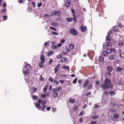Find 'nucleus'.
<instances>
[{
    "label": "nucleus",
    "instance_id": "c03bdc74",
    "mask_svg": "<svg viewBox=\"0 0 124 124\" xmlns=\"http://www.w3.org/2000/svg\"><path fill=\"white\" fill-rule=\"evenodd\" d=\"M42 100L40 99H39L38 100V102L39 103H41L42 102Z\"/></svg>",
    "mask_w": 124,
    "mask_h": 124
},
{
    "label": "nucleus",
    "instance_id": "4c0bfd02",
    "mask_svg": "<svg viewBox=\"0 0 124 124\" xmlns=\"http://www.w3.org/2000/svg\"><path fill=\"white\" fill-rule=\"evenodd\" d=\"M46 105H43L42 106V109H41V111H43L44 110V109H45V108H46Z\"/></svg>",
    "mask_w": 124,
    "mask_h": 124
},
{
    "label": "nucleus",
    "instance_id": "0e129e2a",
    "mask_svg": "<svg viewBox=\"0 0 124 124\" xmlns=\"http://www.w3.org/2000/svg\"><path fill=\"white\" fill-rule=\"evenodd\" d=\"M122 83V81L121 80L119 81L118 83V85H121Z\"/></svg>",
    "mask_w": 124,
    "mask_h": 124
},
{
    "label": "nucleus",
    "instance_id": "39448f33",
    "mask_svg": "<svg viewBox=\"0 0 124 124\" xmlns=\"http://www.w3.org/2000/svg\"><path fill=\"white\" fill-rule=\"evenodd\" d=\"M81 30L82 32H85L87 29V28L86 26H85L81 25L80 26Z\"/></svg>",
    "mask_w": 124,
    "mask_h": 124
},
{
    "label": "nucleus",
    "instance_id": "f8f14e48",
    "mask_svg": "<svg viewBox=\"0 0 124 124\" xmlns=\"http://www.w3.org/2000/svg\"><path fill=\"white\" fill-rule=\"evenodd\" d=\"M75 45L73 44H69V48L71 49H72L74 47Z\"/></svg>",
    "mask_w": 124,
    "mask_h": 124
},
{
    "label": "nucleus",
    "instance_id": "bf43d9fd",
    "mask_svg": "<svg viewBox=\"0 0 124 124\" xmlns=\"http://www.w3.org/2000/svg\"><path fill=\"white\" fill-rule=\"evenodd\" d=\"M117 104V103L116 102H113L112 103V105L113 107H114L116 106V104Z\"/></svg>",
    "mask_w": 124,
    "mask_h": 124
},
{
    "label": "nucleus",
    "instance_id": "473e14b6",
    "mask_svg": "<svg viewBox=\"0 0 124 124\" xmlns=\"http://www.w3.org/2000/svg\"><path fill=\"white\" fill-rule=\"evenodd\" d=\"M57 14V11H55V12H52V13H51V16H53L54 15H55L56 14Z\"/></svg>",
    "mask_w": 124,
    "mask_h": 124
},
{
    "label": "nucleus",
    "instance_id": "393cba45",
    "mask_svg": "<svg viewBox=\"0 0 124 124\" xmlns=\"http://www.w3.org/2000/svg\"><path fill=\"white\" fill-rule=\"evenodd\" d=\"M115 57V56L113 55H109L108 57L109 59L111 60H112L114 59Z\"/></svg>",
    "mask_w": 124,
    "mask_h": 124
},
{
    "label": "nucleus",
    "instance_id": "72a5a7b5",
    "mask_svg": "<svg viewBox=\"0 0 124 124\" xmlns=\"http://www.w3.org/2000/svg\"><path fill=\"white\" fill-rule=\"evenodd\" d=\"M48 86H47L46 85L45 86V87L43 88V91H44V93H45L46 91L47 90Z\"/></svg>",
    "mask_w": 124,
    "mask_h": 124
},
{
    "label": "nucleus",
    "instance_id": "e2e57ef3",
    "mask_svg": "<svg viewBox=\"0 0 124 124\" xmlns=\"http://www.w3.org/2000/svg\"><path fill=\"white\" fill-rule=\"evenodd\" d=\"M33 91L35 92L37 90V89L35 87L33 88Z\"/></svg>",
    "mask_w": 124,
    "mask_h": 124
},
{
    "label": "nucleus",
    "instance_id": "ddd939ff",
    "mask_svg": "<svg viewBox=\"0 0 124 124\" xmlns=\"http://www.w3.org/2000/svg\"><path fill=\"white\" fill-rule=\"evenodd\" d=\"M66 20L68 22H71L73 21V18L67 17L66 18Z\"/></svg>",
    "mask_w": 124,
    "mask_h": 124
},
{
    "label": "nucleus",
    "instance_id": "c85d7f7f",
    "mask_svg": "<svg viewBox=\"0 0 124 124\" xmlns=\"http://www.w3.org/2000/svg\"><path fill=\"white\" fill-rule=\"evenodd\" d=\"M112 45V43L111 42H107V44H106V46H111Z\"/></svg>",
    "mask_w": 124,
    "mask_h": 124
},
{
    "label": "nucleus",
    "instance_id": "58836bf2",
    "mask_svg": "<svg viewBox=\"0 0 124 124\" xmlns=\"http://www.w3.org/2000/svg\"><path fill=\"white\" fill-rule=\"evenodd\" d=\"M119 56L120 57L123 58H124V53H122L119 54Z\"/></svg>",
    "mask_w": 124,
    "mask_h": 124
},
{
    "label": "nucleus",
    "instance_id": "79ce46f5",
    "mask_svg": "<svg viewBox=\"0 0 124 124\" xmlns=\"http://www.w3.org/2000/svg\"><path fill=\"white\" fill-rule=\"evenodd\" d=\"M49 45V43L47 42H46L44 43V46H46Z\"/></svg>",
    "mask_w": 124,
    "mask_h": 124
},
{
    "label": "nucleus",
    "instance_id": "f3484780",
    "mask_svg": "<svg viewBox=\"0 0 124 124\" xmlns=\"http://www.w3.org/2000/svg\"><path fill=\"white\" fill-rule=\"evenodd\" d=\"M106 39V40L108 41H111V38L109 36L107 35Z\"/></svg>",
    "mask_w": 124,
    "mask_h": 124
},
{
    "label": "nucleus",
    "instance_id": "423d86ee",
    "mask_svg": "<svg viewBox=\"0 0 124 124\" xmlns=\"http://www.w3.org/2000/svg\"><path fill=\"white\" fill-rule=\"evenodd\" d=\"M89 82V80L88 79L86 80L83 85V87L84 88L86 87L87 86Z\"/></svg>",
    "mask_w": 124,
    "mask_h": 124
},
{
    "label": "nucleus",
    "instance_id": "3c124183",
    "mask_svg": "<svg viewBox=\"0 0 124 124\" xmlns=\"http://www.w3.org/2000/svg\"><path fill=\"white\" fill-rule=\"evenodd\" d=\"M57 14L56 15L59 16L61 14V12L60 11H56Z\"/></svg>",
    "mask_w": 124,
    "mask_h": 124
},
{
    "label": "nucleus",
    "instance_id": "de8ad7c7",
    "mask_svg": "<svg viewBox=\"0 0 124 124\" xmlns=\"http://www.w3.org/2000/svg\"><path fill=\"white\" fill-rule=\"evenodd\" d=\"M77 78H75V79L73 81V83H74L75 84L76 83V82L77 81Z\"/></svg>",
    "mask_w": 124,
    "mask_h": 124
},
{
    "label": "nucleus",
    "instance_id": "864d4df0",
    "mask_svg": "<svg viewBox=\"0 0 124 124\" xmlns=\"http://www.w3.org/2000/svg\"><path fill=\"white\" fill-rule=\"evenodd\" d=\"M52 48L55 49L56 48H57V47L56 46H52Z\"/></svg>",
    "mask_w": 124,
    "mask_h": 124
},
{
    "label": "nucleus",
    "instance_id": "f704fd0d",
    "mask_svg": "<svg viewBox=\"0 0 124 124\" xmlns=\"http://www.w3.org/2000/svg\"><path fill=\"white\" fill-rule=\"evenodd\" d=\"M103 48L104 50H105L106 49H108V46H105L104 44V43L103 44Z\"/></svg>",
    "mask_w": 124,
    "mask_h": 124
},
{
    "label": "nucleus",
    "instance_id": "a878e982",
    "mask_svg": "<svg viewBox=\"0 0 124 124\" xmlns=\"http://www.w3.org/2000/svg\"><path fill=\"white\" fill-rule=\"evenodd\" d=\"M54 53V52L53 51L48 52L47 53V55L48 56H49L51 55L52 54H53Z\"/></svg>",
    "mask_w": 124,
    "mask_h": 124
},
{
    "label": "nucleus",
    "instance_id": "c9c22d12",
    "mask_svg": "<svg viewBox=\"0 0 124 124\" xmlns=\"http://www.w3.org/2000/svg\"><path fill=\"white\" fill-rule=\"evenodd\" d=\"M32 98L34 100H37L38 98V96L35 95H33Z\"/></svg>",
    "mask_w": 124,
    "mask_h": 124
},
{
    "label": "nucleus",
    "instance_id": "2f4dec72",
    "mask_svg": "<svg viewBox=\"0 0 124 124\" xmlns=\"http://www.w3.org/2000/svg\"><path fill=\"white\" fill-rule=\"evenodd\" d=\"M62 69H67L68 70H69V68L68 66H63L62 67Z\"/></svg>",
    "mask_w": 124,
    "mask_h": 124
},
{
    "label": "nucleus",
    "instance_id": "6e6d98bb",
    "mask_svg": "<svg viewBox=\"0 0 124 124\" xmlns=\"http://www.w3.org/2000/svg\"><path fill=\"white\" fill-rule=\"evenodd\" d=\"M79 121L80 123H81L83 122V117H81V118H80Z\"/></svg>",
    "mask_w": 124,
    "mask_h": 124
},
{
    "label": "nucleus",
    "instance_id": "b1692460",
    "mask_svg": "<svg viewBox=\"0 0 124 124\" xmlns=\"http://www.w3.org/2000/svg\"><path fill=\"white\" fill-rule=\"evenodd\" d=\"M113 30L115 32H117L118 31V29L116 26H114L113 27Z\"/></svg>",
    "mask_w": 124,
    "mask_h": 124
},
{
    "label": "nucleus",
    "instance_id": "a19ab883",
    "mask_svg": "<svg viewBox=\"0 0 124 124\" xmlns=\"http://www.w3.org/2000/svg\"><path fill=\"white\" fill-rule=\"evenodd\" d=\"M31 4L33 5L32 6H33V7L35 8L36 6V4L35 2L33 1H32L31 2Z\"/></svg>",
    "mask_w": 124,
    "mask_h": 124
},
{
    "label": "nucleus",
    "instance_id": "f03ea898",
    "mask_svg": "<svg viewBox=\"0 0 124 124\" xmlns=\"http://www.w3.org/2000/svg\"><path fill=\"white\" fill-rule=\"evenodd\" d=\"M62 87H58L57 88H55L52 89L53 91L52 96L54 98H56L58 96V93L57 92H60L62 90Z\"/></svg>",
    "mask_w": 124,
    "mask_h": 124
},
{
    "label": "nucleus",
    "instance_id": "4be33fe9",
    "mask_svg": "<svg viewBox=\"0 0 124 124\" xmlns=\"http://www.w3.org/2000/svg\"><path fill=\"white\" fill-rule=\"evenodd\" d=\"M109 93L110 94V96H112L113 95H115V92L113 91H110L109 92Z\"/></svg>",
    "mask_w": 124,
    "mask_h": 124
},
{
    "label": "nucleus",
    "instance_id": "dca6fc26",
    "mask_svg": "<svg viewBox=\"0 0 124 124\" xmlns=\"http://www.w3.org/2000/svg\"><path fill=\"white\" fill-rule=\"evenodd\" d=\"M102 55L104 56H107L108 55V52H107V51H103L102 53Z\"/></svg>",
    "mask_w": 124,
    "mask_h": 124
},
{
    "label": "nucleus",
    "instance_id": "e433bc0d",
    "mask_svg": "<svg viewBox=\"0 0 124 124\" xmlns=\"http://www.w3.org/2000/svg\"><path fill=\"white\" fill-rule=\"evenodd\" d=\"M48 80L49 81H50L51 83H53V78L52 77L49 78H48Z\"/></svg>",
    "mask_w": 124,
    "mask_h": 124
},
{
    "label": "nucleus",
    "instance_id": "49530a36",
    "mask_svg": "<svg viewBox=\"0 0 124 124\" xmlns=\"http://www.w3.org/2000/svg\"><path fill=\"white\" fill-rule=\"evenodd\" d=\"M41 97L43 98H44L46 97V95L45 94H41Z\"/></svg>",
    "mask_w": 124,
    "mask_h": 124
},
{
    "label": "nucleus",
    "instance_id": "a18cd8bd",
    "mask_svg": "<svg viewBox=\"0 0 124 124\" xmlns=\"http://www.w3.org/2000/svg\"><path fill=\"white\" fill-rule=\"evenodd\" d=\"M78 107L77 106H76L75 107L73 108V110H78Z\"/></svg>",
    "mask_w": 124,
    "mask_h": 124
},
{
    "label": "nucleus",
    "instance_id": "a211bd4d",
    "mask_svg": "<svg viewBox=\"0 0 124 124\" xmlns=\"http://www.w3.org/2000/svg\"><path fill=\"white\" fill-rule=\"evenodd\" d=\"M28 11L29 12H31L33 11L32 8L30 6H29L27 8Z\"/></svg>",
    "mask_w": 124,
    "mask_h": 124
},
{
    "label": "nucleus",
    "instance_id": "5fc2aeb1",
    "mask_svg": "<svg viewBox=\"0 0 124 124\" xmlns=\"http://www.w3.org/2000/svg\"><path fill=\"white\" fill-rule=\"evenodd\" d=\"M54 83H55L56 84V85H58L59 84V82L55 80H54Z\"/></svg>",
    "mask_w": 124,
    "mask_h": 124
},
{
    "label": "nucleus",
    "instance_id": "4468645a",
    "mask_svg": "<svg viewBox=\"0 0 124 124\" xmlns=\"http://www.w3.org/2000/svg\"><path fill=\"white\" fill-rule=\"evenodd\" d=\"M25 68L27 69H29V70H30L31 69V65L30 64H27L26 65Z\"/></svg>",
    "mask_w": 124,
    "mask_h": 124
},
{
    "label": "nucleus",
    "instance_id": "7c9ffc66",
    "mask_svg": "<svg viewBox=\"0 0 124 124\" xmlns=\"http://www.w3.org/2000/svg\"><path fill=\"white\" fill-rule=\"evenodd\" d=\"M51 25L54 26H58V24L56 22H53L51 23Z\"/></svg>",
    "mask_w": 124,
    "mask_h": 124
},
{
    "label": "nucleus",
    "instance_id": "6ab92c4d",
    "mask_svg": "<svg viewBox=\"0 0 124 124\" xmlns=\"http://www.w3.org/2000/svg\"><path fill=\"white\" fill-rule=\"evenodd\" d=\"M44 62H41L39 64V66L40 67L42 68L44 67V65L43 64Z\"/></svg>",
    "mask_w": 124,
    "mask_h": 124
},
{
    "label": "nucleus",
    "instance_id": "5701e85b",
    "mask_svg": "<svg viewBox=\"0 0 124 124\" xmlns=\"http://www.w3.org/2000/svg\"><path fill=\"white\" fill-rule=\"evenodd\" d=\"M123 68L120 67H118L116 70L117 72H120L123 70Z\"/></svg>",
    "mask_w": 124,
    "mask_h": 124
},
{
    "label": "nucleus",
    "instance_id": "37998d69",
    "mask_svg": "<svg viewBox=\"0 0 124 124\" xmlns=\"http://www.w3.org/2000/svg\"><path fill=\"white\" fill-rule=\"evenodd\" d=\"M112 32H113V31L112 30L110 31L108 33V36L110 35L112 33Z\"/></svg>",
    "mask_w": 124,
    "mask_h": 124
},
{
    "label": "nucleus",
    "instance_id": "603ef678",
    "mask_svg": "<svg viewBox=\"0 0 124 124\" xmlns=\"http://www.w3.org/2000/svg\"><path fill=\"white\" fill-rule=\"evenodd\" d=\"M3 19L4 20H7V16H3Z\"/></svg>",
    "mask_w": 124,
    "mask_h": 124
},
{
    "label": "nucleus",
    "instance_id": "69168bd1",
    "mask_svg": "<svg viewBox=\"0 0 124 124\" xmlns=\"http://www.w3.org/2000/svg\"><path fill=\"white\" fill-rule=\"evenodd\" d=\"M108 93V92L106 91H105L104 92V93L105 94H108V93Z\"/></svg>",
    "mask_w": 124,
    "mask_h": 124
},
{
    "label": "nucleus",
    "instance_id": "6e6552de",
    "mask_svg": "<svg viewBox=\"0 0 124 124\" xmlns=\"http://www.w3.org/2000/svg\"><path fill=\"white\" fill-rule=\"evenodd\" d=\"M107 68V70L109 72L112 71L113 70V68L111 66H108Z\"/></svg>",
    "mask_w": 124,
    "mask_h": 124
},
{
    "label": "nucleus",
    "instance_id": "aec40b11",
    "mask_svg": "<svg viewBox=\"0 0 124 124\" xmlns=\"http://www.w3.org/2000/svg\"><path fill=\"white\" fill-rule=\"evenodd\" d=\"M99 116L98 115H94L92 117V118L93 119H97L99 117Z\"/></svg>",
    "mask_w": 124,
    "mask_h": 124
},
{
    "label": "nucleus",
    "instance_id": "412c9836",
    "mask_svg": "<svg viewBox=\"0 0 124 124\" xmlns=\"http://www.w3.org/2000/svg\"><path fill=\"white\" fill-rule=\"evenodd\" d=\"M107 52H108V54H111L112 52V48H111L110 49H107Z\"/></svg>",
    "mask_w": 124,
    "mask_h": 124
},
{
    "label": "nucleus",
    "instance_id": "0eeeda50",
    "mask_svg": "<svg viewBox=\"0 0 124 124\" xmlns=\"http://www.w3.org/2000/svg\"><path fill=\"white\" fill-rule=\"evenodd\" d=\"M30 71L29 69H27L26 70L23 71L24 74L26 75H28L30 73Z\"/></svg>",
    "mask_w": 124,
    "mask_h": 124
},
{
    "label": "nucleus",
    "instance_id": "338daca9",
    "mask_svg": "<svg viewBox=\"0 0 124 124\" xmlns=\"http://www.w3.org/2000/svg\"><path fill=\"white\" fill-rule=\"evenodd\" d=\"M100 83V81H98L96 82V83H95V85H99Z\"/></svg>",
    "mask_w": 124,
    "mask_h": 124
},
{
    "label": "nucleus",
    "instance_id": "9b49d317",
    "mask_svg": "<svg viewBox=\"0 0 124 124\" xmlns=\"http://www.w3.org/2000/svg\"><path fill=\"white\" fill-rule=\"evenodd\" d=\"M93 86L90 83L87 86V89L90 90L93 88Z\"/></svg>",
    "mask_w": 124,
    "mask_h": 124
},
{
    "label": "nucleus",
    "instance_id": "bb28decb",
    "mask_svg": "<svg viewBox=\"0 0 124 124\" xmlns=\"http://www.w3.org/2000/svg\"><path fill=\"white\" fill-rule=\"evenodd\" d=\"M114 116L115 118L117 119H118L119 117V115L116 113H115L114 114Z\"/></svg>",
    "mask_w": 124,
    "mask_h": 124
},
{
    "label": "nucleus",
    "instance_id": "13d9d810",
    "mask_svg": "<svg viewBox=\"0 0 124 124\" xmlns=\"http://www.w3.org/2000/svg\"><path fill=\"white\" fill-rule=\"evenodd\" d=\"M6 6V4L5 3V2H4L3 5H2V7H5Z\"/></svg>",
    "mask_w": 124,
    "mask_h": 124
},
{
    "label": "nucleus",
    "instance_id": "f257e3e1",
    "mask_svg": "<svg viewBox=\"0 0 124 124\" xmlns=\"http://www.w3.org/2000/svg\"><path fill=\"white\" fill-rule=\"evenodd\" d=\"M111 83V81L109 79L106 78L104 80V83L101 84V87L104 90H106L107 89L112 88L114 85Z\"/></svg>",
    "mask_w": 124,
    "mask_h": 124
},
{
    "label": "nucleus",
    "instance_id": "052dcab7",
    "mask_svg": "<svg viewBox=\"0 0 124 124\" xmlns=\"http://www.w3.org/2000/svg\"><path fill=\"white\" fill-rule=\"evenodd\" d=\"M53 61L52 60H49L48 62V64H50L52 63L53 62Z\"/></svg>",
    "mask_w": 124,
    "mask_h": 124
},
{
    "label": "nucleus",
    "instance_id": "8fccbe9b",
    "mask_svg": "<svg viewBox=\"0 0 124 124\" xmlns=\"http://www.w3.org/2000/svg\"><path fill=\"white\" fill-rule=\"evenodd\" d=\"M50 28L52 30H54V31H56V29L54 27H53L51 26L50 27Z\"/></svg>",
    "mask_w": 124,
    "mask_h": 124
},
{
    "label": "nucleus",
    "instance_id": "09e8293b",
    "mask_svg": "<svg viewBox=\"0 0 124 124\" xmlns=\"http://www.w3.org/2000/svg\"><path fill=\"white\" fill-rule=\"evenodd\" d=\"M42 3L41 2L38 3L37 4V6L38 7H41L42 5Z\"/></svg>",
    "mask_w": 124,
    "mask_h": 124
},
{
    "label": "nucleus",
    "instance_id": "cd10ccee",
    "mask_svg": "<svg viewBox=\"0 0 124 124\" xmlns=\"http://www.w3.org/2000/svg\"><path fill=\"white\" fill-rule=\"evenodd\" d=\"M73 19L75 22L76 23L77 22V19L76 18L77 17V16L74 15V14L73 15Z\"/></svg>",
    "mask_w": 124,
    "mask_h": 124
},
{
    "label": "nucleus",
    "instance_id": "1a4fd4ad",
    "mask_svg": "<svg viewBox=\"0 0 124 124\" xmlns=\"http://www.w3.org/2000/svg\"><path fill=\"white\" fill-rule=\"evenodd\" d=\"M40 60L41 62H44L45 61V57L43 55H42L40 57Z\"/></svg>",
    "mask_w": 124,
    "mask_h": 124
},
{
    "label": "nucleus",
    "instance_id": "c756f323",
    "mask_svg": "<svg viewBox=\"0 0 124 124\" xmlns=\"http://www.w3.org/2000/svg\"><path fill=\"white\" fill-rule=\"evenodd\" d=\"M99 60L100 62H102L104 60V58L103 56H101L99 58Z\"/></svg>",
    "mask_w": 124,
    "mask_h": 124
},
{
    "label": "nucleus",
    "instance_id": "ea45409f",
    "mask_svg": "<svg viewBox=\"0 0 124 124\" xmlns=\"http://www.w3.org/2000/svg\"><path fill=\"white\" fill-rule=\"evenodd\" d=\"M56 57L57 59H59L62 58V56L61 55H59L57 56Z\"/></svg>",
    "mask_w": 124,
    "mask_h": 124
},
{
    "label": "nucleus",
    "instance_id": "7ed1b4c3",
    "mask_svg": "<svg viewBox=\"0 0 124 124\" xmlns=\"http://www.w3.org/2000/svg\"><path fill=\"white\" fill-rule=\"evenodd\" d=\"M70 33L73 35H76L77 34L78 32L74 28H71L70 31Z\"/></svg>",
    "mask_w": 124,
    "mask_h": 124
},
{
    "label": "nucleus",
    "instance_id": "774afa93",
    "mask_svg": "<svg viewBox=\"0 0 124 124\" xmlns=\"http://www.w3.org/2000/svg\"><path fill=\"white\" fill-rule=\"evenodd\" d=\"M6 9L5 8H3L1 10V13H3L5 12L6 11Z\"/></svg>",
    "mask_w": 124,
    "mask_h": 124
},
{
    "label": "nucleus",
    "instance_id": "20e7f679",
    "mask_svg": "<svg viewBox=\"0 0 124 124\" xmlns=\"http://www.w3.org/2000/svg\"><path fill=\"white\" fill-rule=\"evenodd\" d=\"M71 2L69 0H68L66 2L65 6L66 7L68 8L71 7Z\"/></svg>",
    "mask_w": 124,
    "mask_h": 124
},
{
    "label": "nucleus",
    "instance_id": "2eb2a0df",
    "mask_svg": "<svg viewBox=\"0 0 124 124\" xmlns=\"http://www.w3.org/2000/svg\"><path fill=\"white\" fill-rule=\"evenodd\" d=\"M35 106L37 108H39L38 109L39 110L42 108V107H40V105L38 103H36L35 105Z\"/></svg>",
    "mask_w": 124,
    "mask_h": 124
},
{
    "label": "nucleus",
    "instance_id": "680f3d73",
    "mask_svg": "<svg viewBox=\"0 0 124 124\" xmlns=\"http://www.w3.org/2000/svg\"><path fill=\"white\" fill-rule=\"evenodd\" d=\"M71 11L74 14H75V11L73 9H72L71 10Z\"/></svg>",
    "mask_w": 124,
    "mask_h": 124
},
{
    "label": "nucleus",
    "instance_id": "9d476101",
    "mask_svg": "<svg viewBox=\"0 0 124 124\" xmlns=\"http://www.w3.org/2000/svg\"><path fill=\"white\" fill-rule=\"evenodd\" d=\"M69 101L70 103H73L75 102V100L74 99L71 98L69 100Z\"/></svg>",
    "mask_w": 124,
    "mask_h": 124
},
{
    "label": "nucleus",
    "instance_id": "4d7b16f0",
    "mask_svg": "<svg viewBox=\"0 0 124 124\" xmlns=\"http://www.w3.org/2000/svg\"><path fill=\"white\" fill-rule=\"evenodd\" d=\"M97 122L96 121H93L92 122H91L90 123L91 124H97Z\"/></svg>",
    "mask_w": 124,
    "mask_h": 124
}]
</instances>
